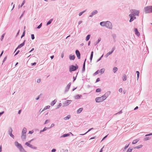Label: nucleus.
<instances>
[{
    "instance_id": "1",
    "label": "nucleus",
    "mask_w": 152,
    "mask_h": 152,
    "mask_svg": "<svg viewBox=\"0 0 152 152\" xmlns=\"http://www.w3.org/2000/svg\"><path fill=\"white\" fill-rule=\"evenodd\" d=\"M107 97V96H106L105 94H104L100 97H97L96 99V101L97 102H100L105 100Z\"/></svg>"
},
{
    "instance_id": "2",
    "label": "nucleus",
    "mask_w": 152,
    "mask_h": 152,
    "mask_svg": "<svg viewBox=\"0 0 152 152\" xmlns=\"http://www.w3.org/2000/svg\"><path fill=\"white\" fill-rule=\"evenodd\" d=\"M103 23H105V26L107 28L111 29L112 28V23L109 21H107L106 22H101V24Z\"/></svg>"
},
{
    "instance_id": "3",
    "label": "nucleus",
    "mask_w": 152,
    "mask_h": 152,
    "mask_svg": "<svg viewBox=\"0 0 152 152\" xmlns=\"http://www.w3.org/2000/svg\"><path fill=\"white\" fill-rule=\"evenodd\" d=\"M78 68V66L77 65H76L75 66L72 65L70 66L69 68V71L72 72L74 71L77 69Z\"/></svg>"
},
{
    "instance_id": "4",
    "label": "nucleus",
    "mask_w": 152,
    "mask_h": 152,
    "mask_svg": "<svg viewBox=\"0 0 152 152\" xmlns=\"http://www.w3.org/2000/svg\"><path fill=\"white\" fill-rule=\"evenodd\" d=\"M32 140H30V141H29L28 142H26V143H25V145H26L27 146L31 148H34V149H36V147H33V146L30 144L29 143H30L31 142V141Z\"/></svg>"
},
{
    "instance_id": "5",
    "label": "nucleus",
    "mask_w": 152,
    "mask_h": 152,
    "mask_svg": "<svg viewBox=\"0 0 152 152\" xmlns=\"http://www.w3.org/2000/svg\"><path fill=\"white\" fill-rule=\"evenodd\" d=\"M134 15H135L133 14H131L129 15V16L131 18L129 22H131L135 18V17H134Z\"/></svg>"
},
{
    "instance_id": "6",
    "label": "nucleus",
    "mask_w": 152,
    "mask_h": 152,
    "mask_svg": "<svg viewBox=\"0 0 152 152\" xmlns=\"http://www.w3.org/2000/svg\"><path fill=\"white\" fill-rule=\"evenodd\" d=\"M15 146L17 147L19 149L23 147L19 143L17 142H15Z\"/></svg>"
},
{
    "instance_id": "7",
    "label": "nucleus",
    "mask_w": 152,
    "mask_h": 152,
    "mask_svg": "<svg viewBox=\"0 0 152 152\" xmlns=\"http://www.w3.org/2000/svg\"><path fill=\"white\" fill-rule=\"evenodd\" d=\"M72 102L71 100H68L66 101L64 103V106H67L69 105Z\"/></svg>"
},
{
    "instance_id": "8",
    "label": "nucleus",
    "mask_w": 152,
    "mask_h": 152,
    "mask_svg": "<svg viewBox=\"0 0 152 152\" xmlns=\"http://www.w3.org/2000/svg\"><path fill=\"white\" fill-rule=\"evenodd\" d=\"M25 41H24L23 42V43H22L20 44V45H19L18 46V47L16 48V49H15V52L17 50V49H18V48H21L23 46H24V45L25 44Z\"/></svg>"
},
{
    "instance_id": "9",
    "label": "nucleus",
    "mask_w": 152,
    "mask_h": 152,
    "mask_svg": "<svg viewBox=\"0 0 152 152\" xmlns=\"http://www.w3.org/2000/svg\"><path fill=\"white\" fill-rule=\"evenodd\" d=\"M76 54L78 59L80 58V53L78 50H76Z\"/></svg>"
},
{
    "instance_id": "10",
    "label": "nucleus",
    "mask_w": 152,
    "mask_h": 152,
    "mask_svg": "<svg viewBox=\"0 0 152 152\" xmlns=\"http://www.w3.org/2000/svg\"><path fill=\"white\" fill-rule=\"evenodd\" d=\"M69 58L70 60H74L75 58V56L74 55H71L69 56Z\"/></svg>"
},
{
    "instance_id": "11",
    "label": "nucleus",
    "mask_w": 152,
    "mask_h": 152,
    "mask_svg": "<svg viewBox=\"0 0 152 152\" xmlns=\"http://www.w3.org/2000/svg\"><path fill=\"white\" fill-rule=\"evenodd\" d=\"M134 30L136 34L137 35V36H139L140 35V34L139 32L138 31L137 29L136 28H135L134 29Z\"/></svg>"
},
{
    "instance_id": "12",
    "label": "nucleus",
    "mask_w": 152,
    "mask_h": 152,
    "mask_svg": "<svg viewBox=\"0 0 152 152\" xmlns=\"http://www.w3.org/2000/svg\"><path fill=\"white\" fill-rule=\"evenodd\" d=\"M27 132V130L26 128H24L23 129L22 132V134H26Z\"/></svg>"
},
{
    "instance_id": "13",
    "label": "nucleus",
    "mask_w": 152,
    "mask_h": 152,
    "mask_svg": "<svg viewBox=\"0 0 152 152\" xmlns=\"http://www.w3.org/2000/svg\"><path fill=\"white\" fill-rule=\"evenodd\" d=\"M114 50V49H113V50L111 52H109L108 53H107L106 55V57L108 56L109 55L112 54V53L113 52Z\"/></svg>"
},
{
    "instance_id": "14",
    "label": "nucleus",
    "mask_w": 152,
    "mask_h": 152,
    "mask_svg": "<svg viewBox=\"0 0 152 152\" xmlns=\"http://www.w3.org/2000/svg\"><path fill=\"white\" fill-rule=\"evenodd\" d=\"M57 101V100L56 99H55L51 103V105L52 106H53L54 104L56 103Z\"/></svg>"
},
{
    "instance_id": "15",
    "label": "nucleus",
    "mask_w": 152,
    "mask_h": 152,
    "mask_svg": "<svg viewBox=\"0 0 152 152\" xmlns=\"http://www.w3.org/2000/svg\"><path fill=\"white\" fill-rule=\"evenodd\" d=\"M139 141V140L138 139H135V140H134L132 142V144H135L138 141Z\"/></svg>"
},
{
    "instance_id": "16",
    "label": "nucleus",
    "mask_w": 152,
    "mask_h": 152,
    "mask_svg": "<svg viewBox=\"0 0 152 152\" xmlns=\"http://www.w3.org/2000/svg\"><path fill=\"white\" fill-rule=\"evenodd\" d=\"M50 106L49 105H48V106H46L45 107L44 109L42 110V111H43L44 110H47L48 109H49L50 108Z\"/></svg>"
},
{
    "instance_id": "17",
    "label": "nucleus",
    "mask_w": 152,
    "mask_h": 152,
    "mask_svg": "<svg viewBox=\"0 0 152 152\" xmlns=\"http://www.w3.org/2000/svg\"><path fill=\"white\" fill-rule=\"evenodd\" d=\"M81 95H78L75 96V99H78L80 98L81 97Z\"/></svg>"
},
{
    "instance_id": "18",
    "label": "nucleus",
    "mask_w": 152,
    "mask_h": 152,
    "mask_svg": "<svg viewBox=\"0 0 152 152\" xmlns=\"http://www.w3.org/2000/svg\"><path fill=\"white\" fill-rule=\"evenodd\" d=\"M83 108H79L77 111V113H80L83 110Z\"/></svg>"
},
{
    "instance_id": "19",
    "label": "nucleus",
    "mask_w": 152,
    "mask_h": 152,
    "mask_svg": "<svg viewBox=\"0 0 152 152\" xmlns=\"http://www.w3.org/2000/svg\"><path fill=\"white\" fill-rule=\"evenodd\" d=\"M142 146H143V145H140L136 146L135 147V148H137V149H138V148H142Z\"/></svg>"
},
{
    "instance_id": "20",
    "label": "nucleus",
    "mask_w": 152,
    "mask_h": 152,
    "mask_svg": "<svg viewBox=\"0 0 152 152\" xmlns=\"http://www.w3.org/2000/svg\"><path fill=\"white\" fill-rule=\"evenodd\" d=\"M19 150L21 152H26L23 147Z\"/></svg>"
},
{
    "instance_id": "21",
    "label": "nucleus",
    "mask_w": 152,
    "mask_h": 152,
    "mask_svg": "<svg viewBox=\"0 0 152 152\" xmlns=\"http://www.w3.org/2000/svg\"><path fill=\"white\" fill-rule=\"evenodd\" d=\"M93 53H94V52L93 51H92L91 52V56H90V59L91 61L92 60V59L93 57Z\"/></svg>"
},
{
    "instance_id": "22",
    "label": "nucleus",
    "mask_w": 152,
    "mask_h": 152,
    "mask_svg": "<svg viewBox=\"0 0 152 152\" xmlns=\"http://www.w3.org/2000/svg\"><path fill=\"white\" fill-rule=\"evenodd\" d=\"M90 36H91V35L90 34L87 35L86 38V40L87 41H88L89 39Z\"/></svg>"
},
{
    "instance_id": "23",
    "label": "nucleus",
    "mask_w": 152,
    "mask_h": 152,
    "mask_svg": "<svg viewBox=\"0 0 152 152\" xmlns=\"http://www.w3.org/2000/svg\"><path fill=\"white\" fill-rule=\"evenodd\" d=\"M53 20V19H51L47 23V25H48L50 24Z\"/></svg>"
},
{
    "instance_id": "24",
    "label": "nucleus",
    "mask_w": 152,
    "mask_h": 152,
    "mask_svg": "<svg viewBox=\"0 0 152 152\" xmlns=\"http://www.w3.org/2000/svg\"><path fill=\"white\" fill-rule=\"evenodd\" d=\"M26 136L25 134H22L21 138L23 139H25Z\"/></svg>"
},
{
    "instance_id": "25",
    "label": "nucleus",
    "mask_w": 152,
    "mask_h": 152,
    "mask_svg": "<svg viewBox=\"0 0 152 152\" xmlns=\"http://www.w3.org/2000/svg\"><path fill=\"white\" fill-rule=\"evenodd\" d=\"M104 71V68L102 69H101L100 70V71H99L100 72L101 74H102L103 73Z\"/></svg>"
},
{
    "instance_id": "26",
    "label": "nucleus",
    "mask_w": 152,
    "mask_h": 152,
    "mask_svg": "<svg viewBox=\"0 0 152 152\" xmlns=\"http://www.w3.org/2000/svg\"><path fill=\"white\" fill-rule=\"evenodd\" d=\"M152 12V10H146L145 13H150Z\"/></svg>"
},
{
    "instance_id": "27",
    "label": "nucleus",
    "mask_w": 152,
    "mask_h": 152,
    "mask_svg": "<svg viewBox=\"0 0 152 152\" xmlns=\"http://www.w3.org/2000/svg\"><path fill=\"white\" fill-rule=\"evenodd\" d=\"M70 116L69 115H68V116L65 117L64 118V119L65 120H68L70 118Z\"/></svg>"
},
{
    "instance_id": "28",
    "label": "nucleus",
    "mask_w": 152,
    "mask_h": 152,
    "mask_svg": "<svg viewBox=\"0 0 152 152\" xmlns=\"http://www.w3.org/2000/svg\"><path fill=\"white\" fill-rule=\"evenodd\" d=\"M126 80V75H124L123 76V80L125 81Z\"/></svg>"
},
{
    "instance_id": "29",
    "label": "nucleus",
    "mask_w": 152,
    "mask_h": 152,
    "mask_svg": "<svg viewBox=\"0 0 152 152\" xmlns=\"http://www.w3.org/2000/svg\"><path fill=\"white\" fill-rule=\"evenodd\" d=\"M117 68L116 67H115L113 68V72L114 73H115L117 71Z\"/></svg>"
},
{
    "instance_id": "30",
    "label": "nucleus",
    "mask_w": 152,
    "mask_h": 152,
    "mask_svg": "<svg viewBox=\"0 0 152 152\" xmlns=\"http://www.w3.org/2000/svg\"><path fill=\"white\" fill-rule=\"evenodd\" d=\"M101 91V89L100 88H98L96 89V92H100Z\"/></svg>"
},
{
    "instance_id": "31",
    "label": "nucleus",
    "mask_w": 152,
    "mask_h": 152,
    "mask_svg": "<svg viewBox=\"0 0 152 152\" xmlns=\"http://www.w3.org/2000/svg\"><path fill=\"white\" fill-rule=\"evenodd\" d=\"M147 10H151L152 9V6H151L147 7Z\"/></svg>"
},
{
    "instance_id": "32",
    "label": "nucleus",
    "mask_w": 152,
    "mask_h": 152,
    "mask_svg": "<svg viewBox=\"0 0 152 152\" xmlns=\"http://www.w3.org/2000/svg\"><path fill=\"white\" fill-rule=\"evenodd\" d=\"M99 70H98L96 72H95L94 74V75H96L98 74L99 73Z\"/></svg>"
},
{
    "instance_id": "33",
    "label": "nucleus",
    "mask_w": 152,
    "mask_h": 152,
    "mask_svg": "<svg viewBox=\"0 0 152 152\" xmlns=\"http://www.w3.org/2000/svg\"><path fill=\"white\" fill-rule=\"evenodd\" d=\"M150 139V137H145V138L144 140L145 141H147V140H149Z\"/></svg>"
},
{
    "instance_id": "34",
    "label": "nucleus",
    "mask_w": 152,
    "mask_h": 152,
    "mask_svg": "<svg viewBox=\"0 0 152 152\" xmlns=\"http://www.w3.org/2000/svg\"><path fill=\"white\" fill-rule=\"evenodd\" d=\"M136 73H137V79H138L139 77V74H140V73L139 72V71H137L136 72Z\"/></svg>"
},
{
    "instance_id": "35",
    "label": "nucleus",
    "mask_w": 152,
    "mask_h": 152,
    "mask_svg": "<svg viewBox=\"0 0 152 152\" xmlns=\"http://www.w3.org/2000/svg\"><path fill=\"white\" fill-rule=\"evenodd\" d=\"M5 34V33H4V34H3V35H2V36H1V40L2 41V40L3 39L4 37V35Z\"/></svg>"
},
{
    "instance_id": "36",
    "label": "nucleus",
    "mask_w": 152,
    "mask_h": 152,
    "mask_svg": "<svg viewBox=\"0 0 152 152\" xmlns=\"http://www.w3.org/2000/svg\"><path fill=\"white\" fill-rule=\"evenodd\" d=\"M100 24L101 26H105V23H102V24H101V22H100Z\"/></svg>"
},
{
    "instance_id": "37",
    "label": "nucleus",
    "mask_w": 152,
    "mask_h": 152,
    "mask_svg": "<svg viewBox=\"0 0 152 152\" xmlns=\"http://www.w3.org/2000/svg\"><path fill=\"white\" fill-rule=\"evenodd\" d=\"M93 129V128H91L90 129H89L88 130L87 132L86 133H85L84 134H81L80 135H84V134H86V133H87V132H89L90 130H91V129Z\"/></svg>"
},
{
    "instance_id": "38",
    "label": "nucleus",
    "mask_w": 152,
    "mask_h": 152,
    "mask_svg": "<svg viewBox=\"0 0 152 152\" xmlns=\"http://www.w3.org/2000/svg\"><path fill=\"white\" fill-rule=\"evenodd\" d=\"M132 149L130 148H129L127 151L126 152H132Z\"/></svg>"
},
{
    "instance_id": "39",
    "label": "nucleus",
    "mask_w": 152,
    "mask_h": 152,
    "mask_svg": "<svg viewBox=\"0 0 152 152\" xmlns=\"http://www.w3.org/2000/svg\"><path fill=\"white\" fill-rule=\"evenodd\" d=\"M69 134H64L63 135V136L64 137H66L69 136Z\"/></svg>"
},
{
    "instance_id": "40",
    "label": "nucleus",
    "mask_w": 152,
    "mask_h": 152,
    "mask_svg": "<svg viewBox=\"0 0 152 152\" xmlns=\"http://www.w3.org/2000/svg\"><path fill=\"white\" fill-rule=\"evenodd\" d=\"M31 37L32 39H34V34H32L31 35Z\"/></svg>"
},
{
    "instance_id": "41",
    "label": "nucleus",
    "mask_w": 152,
    "mask_h": 152,
    "mask_svg": "<svg viewBox=\"0 0 152 152\" xmlns=\"http://www.w3.org/2000/svg\"><path fill=\"white\" fill-rule=\"evenodd\" d=\"M61 105H62L61 104V103H60L58 105V106L57 108H59L61 106Z\"/></svg>"
},
{
    "instance_id": "42",
    "label": "nucleus",
    "mask_w": 152,
    "mask_h": 152,
    "mask_svg": "<svg viewBox=\"0 0 152 152\" xmlns=\"http://www.w3.org/2000/svg\"><path fill=\"white\" fill-rule=\"evenodd\" d=\"M42 26V23H41L40 24V25H39L37 27V28H40Z\"/></svg>"
},
{
    "instance_id": "43",
    "label": "nucleus",
    "mask_w": 152,
    "mask_h": 152,
    "mask_svg": "<svg viewBox=\"0 0 152 152\" xmlns=\"http://www.w3.org/2000/svg\"><path fill=\"white\" fill-rule=\"evenodd\" d=\"M83 70H85V62H84V64H83Z\"/></svg>"
},
{
    "instance_id": "44",
    "label": "nucleus",
    "mask_w": 152,
    "mask_h": 152,
    "mask_svg": "<svg viewBox=\"0 0 152 152\" xmlns=\"http://www.w3.org/2000/svg\"><path fill=\"white\" fill-rule=\"evenodd\" d=\"M122 90H122V88H120L119 89V91L121 93L122 91Z\"/></svg>"
},
{
    "instance_id": "45",
    "label": "nucleus",
    "mask_w": 152,
    "mask_h": 152,
    "mask_svg": "<svg viewBox=\"0 0 152 152\" xmlns=\"http://www.w3.org/2000/svg\"><path fill=\"white\" fill-rule=\"evenodd\" d=\"M25 1H26L25 0H23L21 6V7H22L24 4V3H25Z\"/></svg>"
},
{
    "instance_id": "46",
    "label": "nucleus",
    "mask_w": 152,
    "mask_h": 152,
    "mask_svg": "<svg viewBox=\"0 0 152 152\" xmlns=\"http://www.w3.org/2000/svg\"><path fill=\"white\" fill-rule=\"evenodd\" d=\"M10 136H11V137H13L14 138V136L12 134V133L11 132L10 133Z\"/></svg>"
},
{
    "instance_id": "47",
    "label": "nucleus",
    "mask_w": 152,
    "mask_h": 152,
    "mask_svg": "<svg viewBox=\"0 0 152 152\" xmlns=\"http://www.w3.org/2000/svg\"><path fill=\"white\" fill-rule=\"evenodd\" d=\"M41 81V79H37V82L38 83H39Z\"/></svg>"
},
{
    "instance_id": "48",
    "label": "nucleus",
    "mask_w": 152,
    "mask_h": 152,
    "mask_svg": "<svg viewBox=\"0 0 152 152\" xmlns=\"http://www.w3.org/2000/svg\"><path fill=\"white\" fill-rule=\"evenodd\" d=\"M36 64V62H34L33 63H32L31 64V65L32 66L35 65Z\"/></svg>"
},
{
    "instance_id": "49",
    "label": "nucleus",
    "mask_w": 152,
    "mask_h": 152,
    "mask_svg": "<svg viewBox=\"0 0 152 152\" xmlns=\"http://www.w3.org/2000/svg\"><path fill=\"white\" fill-rule=\"evenodd\" d=\"M34 131L33 130L32 131H30L29 132V133L30 134H32L33 133Z\"/></svg>"
},
{
    "instance_id": "50",
    "label": "nucleus",
    "mask_w": 152,
    "mask_h": 152,
    "mask_svg": "<svg viewBox=\"0 0 152 152\" xmlns=\"http://www.w3.org/2000/svg\"><path fill=\"white\" fill-rule=\"evenodd\" d=\"M152 135V133H151L150 134H146L145 136H150V135Z\"/></svg>"
},
{
    "instance_id": "51",
    "label": "nucleus",
    "mask_w": 152,
    "mask_h": 152,
    "mask_svg": "<svg viewBox=\"0 0 152 152\" xmlns=\"http://www.w3.org/2000/svg\"><path fill=\"white\" fill-rule=\"evenodd\" d=\"M100 80L99 78H97V79H96V82H98Z\"/></svg>"
},
{
    "instance_id": "52",
    "label": "nucleus",
    "mask_w": 152,
    "mask_h": 152,
    "mask_svg": "<svg viewBox=\"0 0 152 152\" xmlns=\"http://www.w3.org/2000/svg\"><path fill=\"white\" fill-rule=\"evenodd\" d=\"M25 31H24L23 33V35L21 37V38L23 37L24 36L25 34Z\"/></svg>"
},
{
    "instance_id": "53",
    "label": "nucleus",
    "mask_w": 152,
    "mask_h": 152,
    "mask_svg": "<svg viewBox=\"0 0 152 152\" xmlns=\"http://www.w3.org/2000/svg\"><path fill=\"white\" fill-rule=\"evenodd\" d=\"M84 12V11H83V12H80V13H79V16H81V15H82V14Z\"/></svg>"
},
{
    "instance_id": "54",
    "label": "nucleus",
    "mask_w": 152,
    "mask_h": 152,
    "mask_svg": "<svg viewBox=\"0 0 152 152\" xmlns=\"http://www.w3.org/2000/svg\"><path fill=\"white\" fill-rule=\"evenodd\" d=\"M56 151V150L55 149H53V150H52L51 151L52 152H55Z\"/></svg>"
},
{
    "instance_id": "55",
    "label": "nucleus",
    "mask_w": 152,
    "mask_h": 152,
    "mask_svg": "<svg viewBox=\"0 0 152 152\" xmlns=\"http://www.w3.org/2000/svg\"><path fill=\"white\" fill-rule=\"evenodd\" d=\"M54 126V124H52L51 125V126H50V127H53V126Z\"/></svg>"
},
{
    "instance_id": "56",
    "label": "nucleus",
    "mask_w": 152,
    "mask_h": 152,
    "mask_svg": "<svg viewBox=\"0 0 152 152\" xmlns=\"http://www.w3.org/2000/svg\"><path fill=\"white\" fill-rule=\"evenodd\" d=\"M47 129V128H46V127H45V128L43 129V130L42 131L46 130Z\"/></svg>"
},
{
    "instance_id": "57",
    "label": "nucleus",
    "mask_w": 152,
    "mask_h": 152,
    "mask_svg": "<svg viewBox=\"0 0 152 152\" xmlns=\"http://www.w3.org/2000/svg\"><path fill=\"white\" fill-rule=\"evenodd\" d=\"M139 14V12H137V14H135V15H138Z\"/></svg>"
},
{
    "instance_id": "58",
    "label": "nucleus",
    "mask_w": 152,
    "mask_h": 152,
    "mask_svg": "<svg viewBox=\"0 0 152 152\" xmlns=\"http://www.w3.org/2000/svg\"><path fill=\"white\" fill-rule=\"evenodd\" d=\"M107 135H106V136L105 137H104L102 139V140H104V139H105V138H106L107 137Z\"/></svg>"
},
{
    "instance_id": "59",
    "label": "nucleus",
    "mask_w": 152,
    "mask_h": 152,
    "mask_svg": "<svg viewBox=\"0 0 152 152\" xmlns=\"http://www.w3.org/2000/svg\"><path fill=\"white\" fill-rule=\"evenodd\" d=\"M19 51H19V50H18V51H17V53H16V54H15V55H16L17 54H18L19 53Z\"/></svg>"
},
{
    "instance_id": "60",
    "label": "nucleus",
    "mask_w": 152,
    "mask_h": 152,
    "mask_svg": "<svg viewBox=\"0 0 152 152\" xmlns=\"http://www.w3.org/2000/svg\"><path fill=\"white\" fill-rule=\"evenodd\" d=\"M61 58H63V57H64V54H61Z\"/></svg>"
},
{
    "instance_id": "61",
    "label": "nucleus",
    "mask_w": 152,
    "mask_h": 152,
    "mask_svg": "<svg viewBox=\"0 0 152 152\" xmlns=\"http://www.w3.org/2000/svg\"><path fill=\"white\" fill-rule=\"evenodd\" d=\"M103 55L102 56H101V57L99 58V60H98V61H99V60H101V58L103 57Z\"/></svg>"
},
{
    "instance_id": "62",
    "label": "nucleus",
    "mask_w": 152,
    "mask_h": 152,
    "mask_svg": "<svg viewBox=\"0 0 152 152\" xmlns=\"http://www.w3.org/2000/svg\"><path fill=\"white\" fill-rule=\"evenodd\" d=\"M21 110H19V111L18 112V113L19 114H20V112H21Z\"/></svg>"
},
{
    "instance_id": "63",
    "label": "nucleus",
    "mask_w": 152,
    "mask_h": 152,
    "mask_svg": "<svg viewBox=\"0 0 152 152\" xmlns=\"http://www.w3.org/2000/svg\"><path fill=\"white\" fill-rule=\"evenodd\" d=\"M104 147H103L102 148L101 150H100V152H102V151H103V148Z\"/></svg>"
},
{
    "instance_id": "64",
    "label": "nucleus",
    "mask_w": 152,
    "mask_h": 152,
    "mask_svg": "<svg viewBox=\"0 0 152 152\" xmlns=\"http://www.w3.org/2000/svg\"><path fill=\"white\" fill-rule=\"evenodd\" d=\"M138 107L137 106L134 109V110H136L138 108Z\"/></svg>"
}]
</instances>
